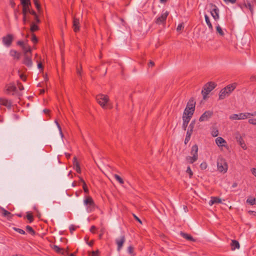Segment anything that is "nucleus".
Masks as SVG:
<instances>
[{"instance_id": "obj_1", "label": "nucleus", "mask_w": 256, "mask_h": 256, "mask_svg": "<svg viewBox=\"0 0 256 256\" xmlns=\"http://www.w3.org/2000/svg\"><path fill=\"white\" fill-rule=\"evenodd\" d=\"M96 98L98 103L102 108H112V106L109 103L110 99L108 96L100 94L96 96Z\"/></svg>"}, {"instance_id": "obj_2", "label": "nucleus", "mask_w": 256, "mask_h": 256, "mask_svg": "<svg viewBox=\"0 0 256 256\" xmlns=\"http://www.w3.org/2000/svg\"><path fill=\"white\" fill-rule=\"evenodd\" d=\"M236 84L234 83L227 86L224 88H222L219 94V99L223 100L226 97L228 96L236 88Z\"/></svg>"}, {"instance_id": "obj_3", "label": "nucleus", "mask_w": 256, "mask_h": 256, "mask_svg": "<svg viewBox=\"0 0 256 256\" xmlns=\"http://www.w3.org/2000/svg\"><path fill=\"white\" fill-rule=\"evenodd\" d=\"M198 146L195 144L192 147L190 154L192 156H187L186 158L188 163L192 164L198 159Z\"/></svg>"}, {"instance_id": "obj_4", "label": "nucleus", "mask_w": 256, "mask_h": 256, "mask_svg": "<svg viewBox=\"0 0 256 256\" xmlns=\"http://www.w3.org/2000/svg\"><path fill=\"white\" fill-rule=\"evenodd\" d=\"M195 110V102L194 98H191L187 104L183 115L192 116Z\"/></svg>"}, {"instance_id": "obj_5", "label": "nucleus", "mask_w": 256, "mask_h": 256, "mask_svg": "<svg viewBox=\"0 0 256 256\" xmlns=\"http://www.w3.org/2000/svg\"><path fill=\"white\" fill-rule=\"evenodd\" d=\"M218 170L220 172L226 173L228 170V164L226 160L222 157H218L217 160Z\"/></svg>"}, {"instance_id": "obj_6", "label": "nucleus", "mask_w": 256, "mask_h": 256, "mask_svg": "<svg viewBox=\"0 0 256 256\" xmlns=\"http://www.w3.org/2000/svg\"><path fill=\"white\" fill-rule=\"evenodd\" d=\"M216 86V84L213 82H208L204 85L202 91L204 99L206 98L207 95L215 88Z\"/></svg>"}, {"instance_id": "obj_7", "label": "nucleus", "mask_w": 256, "mask_h": 256, "mask_svg": "<svg viewBox=\"0 0 256 256\" xmlns=\"http://www.w3.org/2000/svg\"><path fill=\"white\" fill-rule=\"evenodd\" d=\"M84 204L87 206V211L91 212L92 211L95 207L94 202L92 198L89 196L86 198L84 201Z\"/></svg>"}, {"instance_id": "obj_8", "label": "nucleus", "mask_w": 256, "mask_h": 256, "mask_svg": "<svg viewBox=\"0 0 256 256\" xmlns=\"http://www.w3.org/2000/svg\"><path fill=\"white\" fill-rule=\"evenodd\" d=\"M195 124V121L193 120L192 121L190 124L188 128V130L186 132V137L184 140V143L185 144H186L189 140H190L191 135L193 132V129L194 128Z\"/></svg>"}, {"instance_id": "obj_9", "label": "nucleus", "mask_w": 256, "mask_h": 256, "mask_svg": "<svg viewBox=\"0 0 256 256\" xmlns=\"http://www.w3.org/2000/svg\"><path fill=\"white\" fill-rule=\"evenodd\" d=\"M14 40L13 35L12 34H8L2 38V42L4 45L6 47H10Z\"/></svg>"}, {"instance_id": "obj_10", "label": "nucleus", "mask_w": 256, "mask_h": 256, "mask_svg": "<svg viewBox=\"0 0 256 256\" xmlns=\"http://www.w3.org/2000/svg\"><path fill=\"white\" fill-rule=\"evenodd\" d=\"M230 119L231 120H243L247 118L246 112L239 113L238 114H232L230 116Z\"/></svg>"}, {"instance_id": "obj_11", "label": "nucleus", "mask_w": 256, "mask_h": 256, "mask_svg": "<svg viewBox=\"0 0 256 256\" xmlns=\"http://www.w3.org/2000/svg\"><path fill=\"white\" fill-rule=\"evenodd\" d=\"M213 115V112L212 110L206 111L200 118V122H204L208 120Z\"/></svg>"}, {"instance_id": "obj_12", "label": "nucleus", "mask_w": 256, "mask_h": 256, "mask_svg": "<svg viewBox=\"0 0 256 256\" xmlns=\"http://www.w3.org/2000/svg\"><path fill=\"white\" fill-rule=\"evenodd\" d=\"M23 64L29 68H31L32 66V62L31 58V54H24Z\"/></svg>"}, {"instance_id": "obj_13", "label": "nucleus", "mask_w": 256, "mask_h": 256, "mask_svg": "<svg viewBox=\"0 0 256 256\" xmlns=\"http://www.w3.org/2000/svg\"><path fill=\"white\" fill-rule=\"evenodd\" d=\"M210 5L213 8L210 10V14L214 20H217L219 19V10L217 6L211 4Z\"/></svg>"}, {"instance_id": "obj_14", "label": "nucleus", "mask_w": 256, "mask_h": 256, "mask_svg": "<svg viewBox=\"0 0 256 256\" xmlns=\"http://www.w3.org/2000/svg\"><path fill=\"white\" fill-rule=\"evenodd\" d=\"M125 241L126 239L124 236H122L120 238H116V242L118 246V251L120 250Z\"/></svg>"}, {"instance_id": "obj_15", "label": "nucleus", "mask_w": 256, "mask_h": 256, "mask_svg": "<svg viewBox=\"0 0 256 256\" xmlns=\"http://www.w3.org/2000/svg\"><path fill=\"white\" fill-rule=\"evenodd\" d=\"M168 14V12H164L162 13L160 16L156 19V24H160L165 22Z\"/></svg>"}, {"instance_id": "obj_16", "label": "nucleus", "mask_w": 256, "mask_h": 256, "mask_svg": "<svg viewBox=\"0 0 256 256\" xmlns=\"http://www.w3.org/2000/svg\"><path fill=\"white\" fill-rule=\"evenodd\" d=\"M72 28L74 32H78L80 30V20L76 16L73 17Z\"/></svg>"}, {"instance_id": "obj_17", "label": "nucleus", "mask_w": 256, "mask_h": 256, "mask_svg": "<svg viewBox=\"0 0 256 256\" xmlns=\"http://www.w3.org/2000/svg\"><path fill=\"white\" fill-rule=\"evenodd\" d=\"M0 104L6 106L8 109H10L12 106V102L8 99L0 98Z\"/></svg>"}, {"instance_id": "obj_18", "label": "nucleus", "mask_w": 256, "mask_h": 256, "mask_svg": "<svg viewBox=\"0 0 256 256\" xmlns=\"http://www.w3.org/2000/svg\"><path fill=\"white\" fill-rule=\"evenodd\" d=\"M192 116H182V120H183V124H182V128L185 130H186V128L188 126V124L190 120V118Z\"/></svg>"}, {"instance_id": "obj_19", "label": "nucleus", "mask_w": 256, "mask_h": 256, "mask_svg": "<svg viewBox=\"0 0 256 256\" xmlns=\"http://www.w3.org/2000/svg\"><path fill=\"white\" fill-rule=\"evenodd\" d=\"M53 249L58 253L62 254L64 256H66L68 254V250L61 248L56 245L54 246Z\"/></svg>"}, {"instance_id": "obj_20", "label": "nucleus", "mask_w": 256, "mask_h": 256, "mask_svg": "<svg viewBox=\"0 0 256 256\" xmlns=\"http://www.w3.org/2000/svg\"><path fill=\"white\" fill-rule=\"evenodd\" d=\"M22 48L24 51V54H31V52H32L31 48L29 45H28L27 44L26 42L23 46L22 47Z\"/></svg>"}, {"instance_id": "obj_21", "label": "nucleus", "mask_w": 256, "mask_h": 256, "mask_svg": "<svg viewBox=\"0 0 256 256\" xmlns=\"http://www.w3.org/2000/svg\"><path fill=\"white\" fill-rule=\"evenodd\" d=\"M10 54L14 59L18 60L20 58V54L15 50H10Z\"/></svg>"}, {"instance_id": "obj_22", "label": "nucleus", "mask_w": 256, "mask_h": 256, "mask_svg": "<svg viewBox=\"0 0 256 256\" xmlns=\"http://www.w3.org/2000/svg\"><path fill=\"white\" fill-rule=\"evenodd\" d=\"M222 202L221 199L217 197H212L211 200H210L208 204L210 206H212L214 204H218Z\"/></svg>"}, {"instance_id": "obj_23", "label": "nucleus", "mask_w": 256, "mask_h": 256, "mask_svg": "<svg viewBox=\"0 0 256 256\" xmlns=\"http://www.w3.org/2000/svg\"><path fill=\"white\" fill-rule=\"evenodd\" d=\"M216 142L218 146H224V144H226V140L221 137H218L216 140Z\"/></svg>"}, {"instance_id": "obj_24", "label": "nucleus", "mask_w": 256, "mask_h": 256, "mask_svg": "<svg viewBox=\"0 0 256 256\" xmlns=\"http://www.w3.org/2000/svg\"><path fill=\"white\" fill-rule=\"evenodd\" d=\"M16 88L13 84H10L7 86L6 88V92L8 94L12 93L14 94V92H16Z\"/></svg>"}, {"instance_id": "obj_25", "label": "nucleus", "mask_w": 256, "mask_h": 256, "mask_svg": "<svg viewBox=\"0 0 256 256\" xmlns=\"http://www.w3.org/2000/svg\"><path fill=\"white\" fill-rule=\"evenodd\" d=\"M232 247V250H234L236 248H239L240 244L237 240H232L230 244Z\"/></svg>"}, {"instance_id": "obj_26", "label": "nucleus", "mask_w": 256, "mask_h": 256, "mask_svg": "<svg viewBox=\"0 0 256 256\" xmlns=\"http://www.w3.org/2000/svg\"><path fill=\"white\" fill-rule=\"evenodd\" d=\"M180 235L184 238L192 242H194L195 240L190 234L184 233L183 232H180Z\"/></svg>"}, {"instance_id": "obj_27", "label": "nucleus", "mask_w": 256, "mask_h": 256, "mask_svg": "<svg viewBox=\"0 0 256 256\" xmlns=\"http://www.w3.org/2000/svg\"><path fill=\"white\" fill-rule=\"evenodd\" d=\"M0 210H2V214L4 216H6L8 218H12V215L10 212L6 210H4L3 208H0Z\"/></svg>"}, {"instance_id": "obj_28", "label": "nucleus", "mask_w": 256, "mask_h": 256, "mask_svg": "<svg viewBox=\"0 0 256 256\" xmlns=\"http://www.w3.org/2000/svg\"><path fill=\"white\" fill-rule=\"evenodd\" d=\"M204 18H205L206 22L207 25L208 26L209 29L211 31H212L213 30V27H212V26L210 22V18H209L207 14H205Z\"/></svg>"}, {"instance_id": "obj_29", "label": "nucleus", "mask_w": 256, "mask_h": 256, "mask_svg": "<svg viewBox=\"0 0 256 256\" xmlns=\"http://www.w3.org/2000/svg\"><path fill=\"white\" fill-rule=\"evenodd\" d=\"M21 4L24 7H28L31 6L30 0H20Z\"/></svg>"}, {"instance_id": "obj_30", "label": "nucleus", "mask_w": 256, "mask_h": 256, "mask_svg": "<svg viewBox=\"0 0 256 256\" xmlns=\"http://www.w3.org/2000/svg\"><path fill=\"white\" fill-rule=\"evenodd\" d=\"M216 30L218 34L221 36H224V33L222 29V28L220 27V26L219 24H218V26H216Z\"/></svg>"}, {"instance_id": "obj_31", "label": "nucleus", "mask_w": 256, "mask_h": 256, "mask_svg": "<svg viewBox=\"0 0 256 256\" xmlns=\"http://www.w3.org/2000/svg\"><path fill=\"white\" fill-rule=\"evenodd\" d=\"M114 177L116 178V180L118 181L120 184H124V180L118 174H114Z\"/></svg>"}, {"instance_id": "obj_32", "label": "nucleus", "mask_w": 256, "mask_h": 256, "mask_svg": "<svg viewBox=\"0 0 256 256\" xmlns=\"http://www.w3.org/2000/svg\"><path fill=\"white\" fill-rule=\"evenodd\" d=\"M30 12V6L22 8V14L23 16H26V14Z\"/></svg>"}, {"instance_id": "obj_33", "label": "nucleus", "mask_w": 256, "mask_h": 256, "mask_svg": "<svg viewBox=\"0 0 256 256\" xmlns=\"http://www.w3.org/2000/svg\"><path fill=\"white\" fill-rule=\"evenodd\" d=\"M38 29V26L34 24V23H32L30 26V31L32 32H34V31L37 30Z\"/></svg>"}, {"instance_id": "obj_34", "label": "nucleus", "mask_w": 256, "mask_h": 256, "mask_svg": "<svg viewBox=\"0 0 256 256\" xmlns=\"http://www.w3.org/2000/svg\"><path fill=\"white\" fill-rule=\"evenodd\" d=\"M246 202L251 205H254L256 204V199L254 198H249L246 200Z\"/></svg>"}, {"instance_id": "obj_35", "label": "nucleus", "mask_w": 256, "mask_h": 256, "mask_svg": "<svg viewBox=\"0 0 256 256\" xmlns=\"http://www.w3.org/2000/svg\"><path fill=\"white\" fill-rule=\"evenodd\" d=\"M26 218L30 221V222L33 221V216L32 214L29 212H27Z\"/></svg>"}, {"instance_id": "obj_36", "label": "nucleus", "mask_w": 256, "mask_h": 256, "mask_svg": "<svg viewBox=\"0 0 256 256\" xmlns=\"http://www.w3.org/2000/svg\"><path fill=\"white\" fill-rule=\"evenodd\" d=\"M128 252L129 254L134 256V247L132 246H129L128 248Z\"/></svg>"}, {"instance_id": "obj_37", "label": "nucleus", "mask_w": 256, "mask_h": 256, "mask_svg": "<svg viewBox=\"0 0 256 256\" xmlns=\"http://www.w3.org/2000/svg\"><path fill=\"white\" fill-rule=\"evenodd\" d=\"M73 164H74V167L75 168V167H77V166H80V164L79 162H78L77 160V158L76 157H74V160H73Z\"/></svg>"}, {"instance_id": "obj_38", "label": "nucleus", "mask_w": 256, "mask_h": 256, "mask_svg": "<svg viewBox=\"0 0 256 256\" xmlns=\"http://www.w3.org/2000/svg\"><path fill=\"white\" fill-rule=\"evenodd\" d=\"M236 139L237 141L240 143V144H241L244 143V142L242 138L241 137V136L240 134L236 136Z\"/></svg>"}, {"instance_id": "obj_39", "label": "nucleus", "mask_w": 256, "mask_h": 256, "mask_svg": "<svg viewBox=\"0 0 256 256\" xmlns=\"http://www.w3.org/2000/svg\"><path fill=\"white\" fill-rule=\"evenodd\" d=\"M26 230L30 233H31L32 234H34V230L32 229V228L29 226H26Z\"/></svg>"}, {"instance_id": "obj_40", "label": "nucleus", "mask_w": 256, "mask_h": 256, "mask_svg": "<svg viewBox=\"0 0 256 256\" xmlns=\"http://www.w3.org/2000/svg\"><path fill=\"white\" fill-rule=\"evenodd\" d=\"M34 0V5H35L36 8H37L38 10H40V5L38 2V0Z\"/></svg>"}, {"instance_id": "obj_41", "label": "nucleus", "mask_w": 256, "mask_h": 256, "mask_svg": "<svg viewBox=\"0 0 256 256\" xmlns=\"http://www.w3.org/2000/svg\"><path fill=\"white\" fill-rule=\"evenodd\" d=\"M212 134L214 137L217 136L218 134V131L216 129L213 130L212 132Z\"/></svg>"}, {"instance_id": "obj_42", "label": "nucleus", "mask_w": 256, "mask_h": 256, "mask_svg": "<svg viewBox=\"0 0 256 256\" xmlns=\"http://www.w3.org/2000/svg\"><path fill=\"white\" fill-rule=\"evenodd\" d=\"M14 229L20 234H25V232L23 230L16 228H14Z\"/></svg>"}, {"instance_id": "obj_43", "label": "nucleus", "mask_w": 256, "mask_h": 256, "mask_svg": "<svg viewBox=\"0 0 256 256\" xmlns=\"http://www.w3.org/2000/svg\"><path fill=\"white\" fill-rule=\"evenodd\" d=\"M55 122L56 124V126H58V130L60 131V134L61 135V136L62 137L64 136V135L62 134V129H61L60 125L58 124V122L56 120L55 121Z\"/></svg>"}, {"instance_id": "obj_44", "label": "nucleus", "mask_w": 256, "mask_h": 256, "mask_svg": "<svg viewBox=\"0 0 256 256\" xmlns=\"http://www.w3.org/2000/svg\"><path fill=\"white\" fill-rule=\"evenodd\" d=\"M200 168L202 170H205L207 168V164L206 162L202 163L200 165Z\"/></svg>"}, {"instance_id": "obj_45", "label": "nucleus", "mask_w": 256, "mask_h": 256, "mask_svg": "<svg viewBox=\"0 0 256 256\" xmlns=\"http://www.w3.org/2000/svg\"><path fill=\"white\" fill-rule=\"evenodd\" d=\"M184 28V24L182 23L178 25L176 30L178 32L180 31L181 30H182Z\"/></svg>"}, {"instance_id": "obj_46", "label": "nucleus", "mask_w": 256, "mask_h": 256, "mask_svg": "<svg viewBox=\"0 0 256 256\" xmlns=\"http://www.w3.org/2000/svg\"><path fill=\"white\" fill-rule=\"evenodd\" d=\"M186 172L188 173L190 175V178H191L193 174V173H192V170H191L190 169V166H188L187 168V170H186Z\"/></svg>"}, {"instance_id": "obj_47", "label": "nucleus", "mask_w": 256, "mask_h": 256, "mask_svg": "<svg viewBox=\"0 0 256 256\" xmlns=\"http://www.w3.org/2000/svg\"><path fill=\"white\" fill-rule=\"evenodd\" d=\"M31 40L34 43V44H36L37 42H38V39L36 36V35L32 34V37L31 38Z\"/></svg>"}, {"instance_id": "obj_48", "label": "nucleus", "mask_w": 256, "mask_h": 256, "mask_svg": "<svg viewBox=\"0 0 256 256\" xmlns=\"http://www.w3.org/2000/svg\"><path fill=\"white\" fill-rule=\"evenodd\" d=\"M248 122L250 124H252L253 125H256V119L250 118L248 120Z\"/></svg>"}, {"instance_id": "obj_49", "label": "nucleus", "mask_w": 256, "mask_h": 256, "mask_svg": "<svg viewBox=\"0 0 256 256\" xmlns=\"http://www.w3.org/2000/svg\"><path fill=\"white\" fill-rule=\"evenodd\" d=\"M82 188H83V189H84V192H86V194H88V188H87V186H86V182H84V184H83Z\"/></svg>"}, {"instance_id": "obj_50", "label": "nucleus", "mask_w": 256, "mask_h": 256, "mask_svg": "<svg viewBox=\"0 0 256 256\" xmlns=\"http://www.w3.org/2000/svg\"><path fill=\"white\" fill-rule=\"evenodd\" d=\"M247 118H250L251 116H256V111L252 113L246 112Z\"/></svg>"}, {"instance_id": "obj_51", "label": "nucleus", "mask_w": 256, "mask_h": 256, "mask_svg": "<svg viewBox=\"0 0 256 256\" xmlns=\"http://www.w3.org/2000/svg\"><path fill=\"white\" fill-rule=\"evenodd\" d=\"M26 43V42H24L23 41H18L17 42L18 45L20 46L21 47L23 46Z\"/></svg>"}, {"instance_id": "obj_52", "label": "nucleus", "mask_w": 256, "mask_h": 256, "mask_svg": "<svg viewBox=\"0 0 256 256\" xmlns=\"http://www.w3.org/2000/svg\"><path fill=\"white\" fill-rule=\"evenodd\" d=\"M23 22L25 24L27 21H28L26 16H23Z\"/></svg>"}, {"instance_id": "obj_53", "label": "nucleus", "mask_w": 256, "mask_h": 256, "mask_svg": "<svg viewBox=\"0 0 256 256\" xmlns=\"http://www.w3.org/2000/svg\"><path fill=\"white\" fill-rule=\"evenodd\" d=\"M96 230V226H92L90 228V232H92V233H94Z\"/></svg>"}, {"instance_id": "obj_54", "label": "nucleus", "mask_w": 256, "mask_h": 256, "mask_svg": "<svg viewBox=\"0 0 256 256\" xmlns=\"http://www.w3.org/2000/svg\"><path fill=\"white\" fill-rule=\"evenodd\" d=\"M18 88L20 90H24V86H23L21 84V83L20 82H18Z\"/></svg>"}, {"instance_id": "obj_55", "label": "nucleus", "mask_w": 256, "mask_h": 256, "mask_svg": "<svg viewBox=\"0 0 256 256\" xmlns=\"http://www.w3.org/2000/svg\"><path fill=\"white\" fill-rule=\"evenodd\" d=\"M90 256H98V251H93Z\"/></svg>"}, {"instance_id": "obj_56", "label": "nucleus", "mask_w": 256, "mask_h": 256, "mask_svg": "<svg viewBox=\"0 0 256 256\" xmlns=\"http://www.w3.org/2000/svg\"><path fill=\"white\" fill-rule=\"evenodd\" d=\"M74 168L75 169V170L77 172H78L79 174H80L81 172V170H80V166L75 167V168Z\"/></svg>"}, {"instance_id": "obj_57", "label": "nucleus", "mask_w": 256, "mask_h": 256, "mask_svg": "<svg viewBox=\"0 0 256 256\" xmlns=\"http://www.w3.org/2000/svg\"><path fill=\"white\" fill-rule=\"evenodd\" d=\"M133 216L134 218L138 222H139L140 224H142V222L141 221V220L137 216H136L134 214H133Z\"/></svg>"}, {"instance_id": "obj_58", "label": "nucleus", "mask_w": 256, "mask_h": 256, "mask_svg": "<svg viewBox=\"0 0 256 256\" xmlns=\"http://www.w3.org/2000/svg\"><path fill=\"white\" fill-rule=\"evenodd\" d=\"M226 2H230L232 4H234L236 2V0H224Z\"/></svg>"}, {"instance_id": "obj_59", "label": "nucleus", "mask_w": 256, "mask_h": 256, "mask_svg": "<svg viewBox=\"0 0 256 256\" xmlns=\"http://www.w3.org/2000/svg\"><path fill=\"white\" fill-rule=\"evenodd\" d=\"M252 172L256 177V168H253L252 170Z\"/></svg>"}, {"instance_id": "obj_60", "label": "nucleus", "mask_w": 256, "mask_h": 256, "mask_svg": "<svg viewBox=\"0 0 256 256\" xmlns=\"http://www.w3.org/2000/svg\"><path fill=\"white\" fill-rule=\"evenodd\" d=\"M29 13H30V14H32V15H33L34 16H36V12L34 10H30V12H29Z\"/></svg>"}, {"instance_id": "obj_61", "label": "nucleus", "mask_w": 256, "mask_h": 256, "mask_svg": "<svg viewBox=\"0 0 256 256\" xmlns=\"http://www.w3.org/2000/svg\"><path fill=\"white\" fill-rule=\"evenodd\" d=\"M86 243H87V244L88 245H89L90 246H92L93 245V244H94V241L93 240H91L90 242H87Z\"/></svg>"}, {"instance_id": "obj_62", "label": "nucleus", "mask_w": 256, "mask_h": 256, "mask_svg": "<svg viewBox=\"0 0 256 256\" xmlns=\"http://www.w3.org/2000/svg\"><path fill=\"white\" fill-rule=\"evenodd\" d=\"M240 145L241 146L242 148H243L244 149H246V148L244 143L241 144Z\"/></svg>"}, {"instance_id": "obj_63", "label": "nucleus", "mask_w": 256, "mask_h": 256, "mask_svg": "<svg viewBox=\"0 0 256 256\" xmlns=\"http://www.w3.org/2000/svg\"><path fill=\"white\" fill-rule=\"evenodd\" d=\"M44 112L45 114H48V113H49V112H50V110H48V109H44Z\"/></svg>"}, {"instance_id": "obj_64", "label": "nucleus", "mask_w": 256, "mask_h": 256, "mask_svg": "<svg viewBox=\"0 0 256 256\" xmlns=\"http://www.w3.org/2000/svg\"><path fill=\"white\" fill-rule=\"evenodd\" d=\"M34 18H35V20H36V22H40V20L39 18H38V16L36 15V16H34Z\"/></svg>"}]
</instances>
